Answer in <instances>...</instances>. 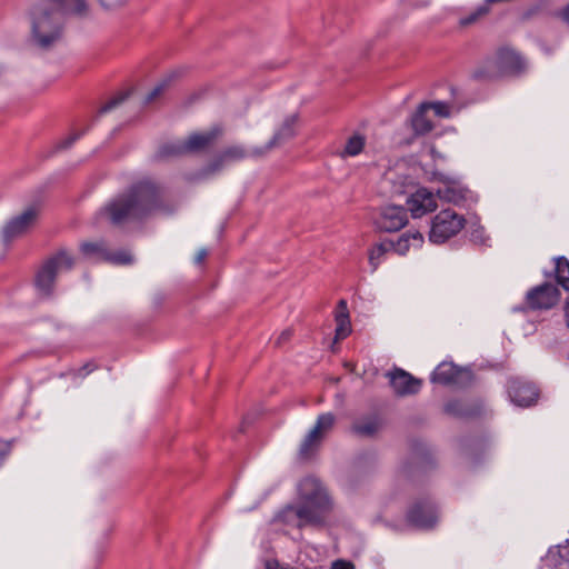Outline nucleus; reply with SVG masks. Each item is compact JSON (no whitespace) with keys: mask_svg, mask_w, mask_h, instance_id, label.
I'll list each match as a JSON object with an SVG mask.
<instances>
[{"mask_svg":"<svg viewBox=\"0 0 569 569\" xmlns=\"http://www.w3.org/2000/svg\"><path fill=\"white\" fill-rule=\"evenodd\" d=\"M299 492L302 502L284 507L276 515L274 521L299 529L321 526L326 513L331 509L328 492L315 478H305L299 486Z\"/></svg>","mask_w":569,"mask_h":569,"instance_id":"obj_3","label":"nucleus"},{"mask_svg":"<svg viewBox=\"0 0 569 569\" xmlns=\"http://www.w3.org/2000/svg\"><path fill=\"white\" fill-rule=\"evenodd\" d=\"M382 418L375 413L357 419L350 428L352 435L360 438H372L382 428Z\"/></svg>","mask_w":569,"mask_h":569,"instance_id":"obj_19","label":"nucleus"},{"mask_svg":"<svg viewBox=\"0 0 569 569\" xmlns=\"http://www.w3.org/2000/svg\"><path fill=\"white\" fill-rule=\"evenodd\" d=\"M465 370L452 361L440 362L431 372L430 381L441 386H451L460 382V377Z\"/></svg>","mask_w":569,"mask_h":569,"instance_id":"obj_18","label":"nucleus"},{"mask_svg":"<svg viewBox=\"0 0 569 569\" xmlns=\"http://www.w3.org/2000/svg\"><path fill=\"white\" fill-rule=\"evenodd\" d=\"M412 458L415 463L421 468H427L433 463L431 451L420 441L412 443Z\"/></svg>","mask_w":569,"mask_h":569,"instance_id":"obj_29","label":"nucleus"},{"mask_svg":"<svg viewBox=\"0 0 569 569\" xmlns=\"http://www.w3.org/2000/svg\"><path fill=\"white\" fill-rule=\"evenodd\" d=\"M128 98V93H119L118 96L113 97L109 101H107L99 110V114L107 113L118 107L120 103H122Z\"/></svg>","mask_w":569,"mask_h":569,"instance_id":"obj_35","label":"nucleus"},{"mask_svg":"<svg viewBox=\"0 0 569 569\" xmlns=\"http://www.w3.org/2000/svg\"><path fill=\"white\" fill-rule=\"evenodd\" d=\"M221 130L214 128L207 132H196L184 140L187 153L199 152L209 147L220 134Z\"/></svg>","mask_w":569,"mask_h":569,"instance_id":"obj_20","label":"nucleus"},{"mask_svg":"<svg viewBox=\"0 0 569 569\" xmlns=\"http://www.w3.org/2000/svg\"><path fill=\"white\" fill-rule=\"evenodd\" d=\"M186 153L184 141L178 140L161 144L156 153V158L162 160Z\"/></svg>","mask_w":569,"mask_h":569,"instance_id":"obj_28","label":"nucleus"},{"mask_svg":"<svg viewBox=\"0 0 569 569\" xmlns=\"http://www.w3.org/2000/svg\"><path fill=\"white\" fill-rule=\"evenodd\" d=\"M488 238L485 234V228L478 226L470 231V241L476 244H486Z\"/></svg>","mask_w":569,"mask_h":569,"instance_id":"obj_36","label":"nucleus"},{"mask_svg":"<svg viewBox=\"0 0 569 569\" xmlns=\"http://www.w3.org/2000/svg\"><path fill=\"white\" fill-rule=\"evenodd\" d=\"M390 387L398 397L417 395L422 387V380L413 377L401 368H395L387 372Z\"/></svg>","mask_w":569,"mask_h":569,"instance_id":"obj_13","label":"nucleus"},{"mask_svg":"<svg viewBox=\"0 0 569 569\" xmlns=\"http://www.w3.org/2000/svg\"><path fill=\"white\" fill-rule=\"evenodd\" d=\"M443 412L459 419L478 418L485 412V403L481 399H450L443 405Z\"/></svg>","mask_w":569,"mask_h":569,"instance_id":"obj_14","label":"nucleus"},{"mask_svg":"<svg viewBox=\"0 0 569 569\" xmlns=\"http://www.w3.org/2000/svg\"><path fill=\"white\" fill-rule=\"evenodd\" d=\"M38 217L36 206L28 207L23 212L12 217L1 230L2 242L8 246L18 237L24 234Z\"/></svg>","mask_w":569,"mask_h":569,"instance_id":"obj_11","label":"nucleus"},{"mask_svg":"<svg viewBox=\"0 0 569 569\" xmlns=\"http://www.w3.org/2000/svg\"><path fill=\"white\" fill-rule=\"evenodd\" d=\"M248 157V152L242 146H231L213 160L207 168L208 172L219 171L227 161H239Z\"/></svg>","mask_w":569,"mask_h":569,"instance_id":"obj_21","label":"nucleus"},{"mask_svg":"<svg viewBox=\"0 0 569 569\" xmlns=\"http://www.w3.org/2000/svg\"><path fill=\"white\" fill-rule=\"evenodd\" d=\"M552 16L569 27V3L563 8L556 10Z\"/></svg>","mask_w":569,"mask_h":569,"instance_id":"obj_38","label":"nucleus"},{"mask_svg":"<svg viewBox=\"0 0 569 569\" xmlns=\"http://www.w3.org/2000/svg\"><path fill=\"white\" fill-rule=\"evenodd\" d=\"M407 204L413 218H419L437 209L435 194L426 188H420L412 193L407 200Z\"/></svg>","mask_w":569,"mask_h":569,"instance_id":"obj_17","label":"nucleus"},{"mask_svg":"<svg viewBox=\"0 0 569 569\" xmlns=\"http://www.w3.org/2000/svg\"><path fill=\"white\" fill-rule=\"evenodd\" d=\"M432 179L443 183V187L437 190L438 198L443 201L460 206L471 198V191L460 183L457 176L435 171Z\"/></svg>","mask_w":569,"mask_h":569,"instance_id":"obj_8","label":"nucleus"},{"mask_svg":"<svg viewBox=\"0 0 569 569\" xmlns=\"http://www.w3.org/2000/svg\"><path fill=\"white\" fill-rule=\"evenodd\" d=\"M290 337H291V331H290V330H286V331H283V332L279 336L277 343L279 345V343H281L282 341H287V340H289V339H290Z\"/></svg>","mask_w":569,"mask_h":569,"instance_id":"obj_47","label":"nucleus"},{"mask_svg":"<svg viewBox=\"0 0 569 569\" xmlns=\"http://www.w3.org/2000/svg\"><path fill=\"white\" fill-rule=\"evenodd\" d=\"M336 425V416L332 412H325L318 416L313 428L307 433L300 445L299 455L307 459L320 445L325 436L332 430Z\"/></svg>","mask_w":569,"mask_h":569,"instance_id":"obj_9","label":"nucleus"},{"mask_svg":"<svg viewBox=\"0 0 569 569\" xmlns=\"http://www.w3.org/2000/svg\"><path fill=\"white\" fill-rule=\"evenodd\" d=\"M546 565L553 569H569V545H559L548 550Z\"/></svg>","mask_w":569,"mask_h":569,"instance_id":"obj_22","label":"nucleus"},{"mask_svg":"<svg viewBox=\"0 0 569 569\" xmlns=\"http://www.w3.org/2000/svg\"><path fill=\"white\" fill-rule=\"evenodd\" d=\"M86 0H41L32 7L30 17L32 34L42 48L60 39L68 16H84Z\"/></svg>","mask_w":569,"mask_h":569,"instance_id":"obj_2","label":"nucleus"},{"mask_svg":"<svg viewBox=\"0 0 569 569\" xmlns=\"http://www.w3.org/2000/svg\"><path fill=\"white\" fill-rule=\"evenodd\" d=\"M299 121V114L293 113L284 118L281 126L274 131L272 138L263 148H257L253 150L252 156L260 157L278 147L288 140L292 139L297 133V124Z\"/></svg>","mask_w":569,"mask_h":569,"instance_id":"obj_15","label":"nucleus"},{"mask_svg":"<svg viewBox=\"0 0 569 569\" xmlns=\"http://www.w3.org/2000/svg\"><path fill=\"white\" fill-rule=\"evenodd\" d=\"M438 519V508L436 503L428 498L416 500L406 512L407 525L419 530L433 529Z\"/></svg>","mask_w":569,"mask_h":569,"instance_id":"obj_7","label":"nucleus"},{"mask_svg":"<svg viewBox=\"0 0 569 569\" xmlns=\"http://www.w3.org/2000/svg\"><path fill=\"white\" fill-rule=\"evenodd\" d=\"M497 67L498 73H518L525 68V61L512 49L500 48L493 60H488Z\"/></svg>","mask_w":569,"mask_h":569,"instance_id":"obj_16","label":"nucleus"},{"mask_svg":"<svg viewBox=\"0 0 569 569\" xmlns=\"http://www.w3.org/2000/svg\"><path fill=\"white\" fill-rule=\"evenodd\" d=\"M113 264L126 266L133 262V257L129 251L119 250L117 252H108L107 261Z\"/></svg>","mask_w":569,"mask_h":569,"instance_id":"obj_33","label":"nucleus"},{"mask_svg":"<svg viewBox=\"0 0 569 569\" xmlns=\"http://www.w3.org/2000/svg\"><path fill=\"white\" fill-rule=\"evenodd\" d=\"M466 224L462 214L451 209L441 210L432 220L429 231V240L435 244H441L458 234Z\"/></svg>","mask_w":569,"mask_h":569,"instance_id":"obj_6","label":"nucleus"},{"mask_svg":"<svg viewBox=\"0 0 569 569\" xmlns=\"http://www.w3.org/2000/svg\"><path fill=\"white\" fill-rule=\"evenodd\" d=\"M396 242V252L406 254L410 246L420 248L423 243V236L417 230H408Z\"/></svg>","mask_w":569,"mask_h":569,"instance_id":"obj_26","label":"nucleus"},{"mask_svg":"<svg viewBox=\"0 0 569 569\" xmlns=\"http://www.w3.org/2000/svg\"><path fill=\"white\" fill-rule=\"evenodd\" d=\"M560 290L550 282H543L528 290L521 305L512 308L515 312L543 311L552 309L560 300Z\"/></svg>","mask_w":569,"mask_h":569,"instance_id":"obj_5","label":"nucleus"},{"mask_svg":"<svg viewBox=\"0 0 569 569\" xmlns=\"http://www.w3.org/2000/svg\"><path fill=\"white\" fill-rule=\"evenodd\" d=\"M422 104H427V110L432 109L436 116L440 118L450 117L451 106L445 101H435V102H422Z\"/></svg>","mask_w":569,"mask_h":569,"instance_id":"obj_34","label":"nucleus"},{"mask_svg":"<svg viewBox=\"0 0 569 569\" xmlns=\"http://www.w3.org/2000/svg\"><path fill=\"white\" fill-rule=\"evenodd\" d=\"M565 319H566V325L569 328V295H568V298H567L566 305H565Z\"/></svg>","mask_w":569,"mask_h":569,"instance_id":"obj_48","label":"nucleus"},{"mask_svg":"<svg viewBox=\"0 0 569 569\" xmlns=\"http://www.w3.org/2000/svg\"><path fill=\"white\" fill-rule=\"evenodd\" d=\"M93 370H94V367H93L91 363H87V365L82 366V367L79 369L78 376H80V377H86V376H88L90 372H92Z\"/></svg>","mask_w":569,"mask_h":569,"instance_id":"obj_44","label":"nucleus"},{"mask_svg":"<svg viewBox=\"0 0 569 569\" xmlns=\"http://www.w3.org/2000/svg\"><path fill=\"white\" fill-rule=\"evenodd\" d=\"M330 569H355V565L351 561L338 559L331 563Z\"/></svg>","mask_w":569,"mask_h":569,"instance_id":"obj_40","label":"nucleus"},{"mask_svg":"<svg viewBox=\"0 0 569 569\" xmlns=\"http://www.w3.org/2000/svg\"><path fill=\"white\" fill-rule=\"evenodd\" d=\"M490 4L491 3L488 0H485L475 10L461 17L459 20V24L462 27H467L483 19L490 11Z\"/></svg>","mask_w":569,"mask_h":569,"instance_id":"obj_30","label":"nucleus"},{"mask_svg":"<svg viewBox=\"0 0 569 569\" xmlns=\"http://www.w3.org/2000/svg\"><path fill=\"white\" fill-rule=\"evenodd\" d=\"M164 208V189L151 178H142L101 207L98 218L122 228L128 223L142 222Z\"/></svg>","mask_w":569,"mask_h":569,"instance_id":"obj_1","label":"nucleus"},{"mask_svg":"<svg viewBox=\"0 0 569 569\" xmlns=\"http://www.w3.org/2000/svg\"><path fill=\"white\" fill-rule=\"evenodd\" d=\"M496 76H497V73L486 72L482 69H479L475 72V78H477V79H490Z\"/></svg>","mask_w":569,"mask_h":569,"instance_id":"obj_43","label":"nucleus"},{"mask_svg":"<svg viewBox=\"0 0 569 569\" xmlns=\"http://www.w3.org/2000/svg\"><path fill=\"white\" fill-rule=\"evenodd\" d=\"M336 323V339L347 338L351 332V325L347 301L343 299H341L337 306Z\"/></svg>","mask_w":569,"mask_h":569,"instance_id":"obj_24","label":"nucleus"},{"mask_svg":"<svg viewBox=\"0 0 569 569\" xmlns=\"http://www.w3.org/2000/svg\"><path fill=\"white\" fill-rule=\"evenodd\" d=\"M73 264V258L66 250H60L47 259L38 270L34 279V284L39 292L49 297L53 291L57 273L62 270L72 269Z\"/></svg>","mask_w":569,"mask_h":569,"instance_id":"obj_4","label":"nucleus"},{"mask_svg":"<svg viewBox=\"0 0 569 569\" xmlns=\"http://www.w3.org/2000/svg\"><path fill=\"white\" fill-rule=\"evenodd\" d=\"M104 9H113L122 6L126 0H98Z\"/></svg>","mask_w":569,"mask_h":569,"instance_id":"obj_42","label":"nucleus"},{"mask_svg":"<svg viewBox=\"0 0 569 569\" xmlns=\"http://www.w3.org/2000/svg\"><path fill=\"white\" fill-rule=\"evenodd\" d=\"M507 393L512 403L523 408L536 403L539 397L538 388L532 382L520 377L508 379Z\"/></svg>","mask_w":569,"mask_h":569,"instance_id":"obj_12","label":"nucleus"},{"mask_svg":"<svg viewBox=\"0 0 569 569\" xmlns=\"http://www.w3.org/2000/svg\"><path fill=\"white\" fill-rule=\"evenodd\" d=\"M539 12V9L538 8H535V9H531V10H528L527 12H525L522 19L523 20H530V19H533L536 18L535 16Z\"/></svg>","mask_w":569,"mask_h":569,"instance_id":"obj_46","label":"nucleus"},{"mask_svg":"<svg viewBox=\"0 0 569 569\" xmlns=\"http://www.w3.org/2000/svg\"><path fill=\"white\" fill-rule=\"evenodd\" d=\"M207 256H208V251L206 249L199 250L194 258V262L198 264L202 263Z\"/></svg>","mask_w":569,"mask_h":569,"instance_id":"obj_45","label":"nucleus"},{"mask_svg":"<svg viewBox=\"0 0 569 569\" xmlns=\"http://www.w3.org/2000/svg\"><path fill=\"white\" fill-rule=\"evenodd\" d=\"M80 252L84 258L93 262H106L109 249L103 240L96 242L86 241L80 244Z\"/></svg>","mask_w":569,"mask_h":569,"instance_id":"obj_23","label":"nucleus"},{"mask_svg":"<svg viewBox=\"0 0 569 569\" xmlns=\"http://www.w3.org/2000/svg\"><path fill=\"white\" fill-rule=\"evenodd\" d=\"M391 250L396 251V242L391 240H386L380 243H377L369 250V263L372 267L373 271L381 263V260L385 257V254Z\"/></svg>","mask_w":569,"mask_h":569,"instance_id":"obj_27","label":"nucleus"},{"mask_svg":"<svg viewBox=\"0 0 569 569\" xmlns=\"http://www.w3.org/2000/svg\"><path fill=\"white\" fill-rule=\"evenodd\" d=\"M83 133L84 131L71 133L69 137L58 143V148L67 149L71 147Z\"/></svg>","mask_w":569,"mask_h":569,"instance_id":"obj_37","label":"nucleus"},{"mask_svg":"<svg viewBox=\"0 0 569 569\" xmlns=\"http://www.w3.org/2000/svg\"><path fill=\"white\" fill-rule=\"evenodd\" d=\"M11 450L10 442H4L0 440V467L2 466L6 457L9 455Z\"/></svg>","mask_w":569,"mask_h":569,"instance_id":"obj_41","label":"nucleus"},{"mask_svg":"<svg viewBox=\"0 0 569 569\" xmlns=\"http://www.w3.org/2000/svg\"><path fill=\"white\" fill-rule=\"evenodd\" d=\"M427 104L420 103L411 116V127L416 134L423 136L433 129V123L427 117Z\"/></svg>","mask_w":569,"mask_h":569,"instance_id":"obj_25","label":"nucleus"},{"mask_svg":"<svg viewBox=\"0 0 569 569\" xmlns=\"http://www.w3.org/2000/svg\"><path fill=\"white\" fill-rule=\"evenodd\" d=\"M556 261V279L565 290L569 291V260L566 257H558Z\"/></svg>","mask_w":569,"mask_h":569,"instance_id":"obj_31","label":"nucleus"},{"mask_svg":"<svg viewBox=\"0 0 569 569\" xmlns=\"http://www.w3.org/2000/svg\"><path fill=\"white\" fill-rule=\"evenodd\" d=\"M366 139L361 134H353L350 137L342 151L343 157H356L362 152L365 148Z\"/></svg>","mask_w":569,"mask_h":569,"instance_id":"obj_32","label":"nucleus"},{"mask_svg":"<svg viewBox=\"0 0 569 569\" xmlns=\"http://www.w3.org/2000/svg\"><path fill=\"white\" fill-rule=\"evenodd\" d=\"M166 88V82H162V83H159L158 86H156L146 97L144 99V103H150L152 102L158 96H160L162 93V91L164 90Z\"/></svg>","mask_w":569,"mask_h":569,"instance_id":"obj_39","label":"nucleus"},{"mask_svg":"<svg viewBox=\"0 0 569 569\" xmlns=\"http://www.w3.org/2000/svg\"><path fill=\"white\" fill-rule=\"evenodd\" d=\"M376 228L382 232H396L408 223V211L402 206H386L373 217Z\"/></svg>","mask_w":569,"mask_h":569,"instance_id":"obj_10","label":"nucleus"}]
</instances>
